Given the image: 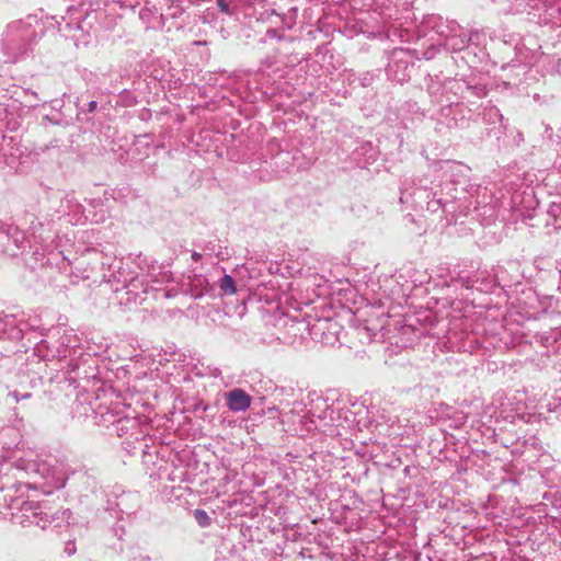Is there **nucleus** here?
I'll return each instance as SVG.
<instances>
[{"mask_svg": "<svg viewBox=\"0 0 561 561\" xmlns=\"http://www.w3.org/2000/svg\"><path fill=\"white\" fill-rule=\"evenodd\" d=\"M250 397L241 389H234L227 394L228 408L232 411H244L250 405Z\"/></svg>", "mask_w": 561, "mask_h": 561, "instance_id": "f257e3e1", "label": "nucleus"}, {"mask_svg": "<svg viewBox=\"0 0 561 561\" xmlns=\"http://www.w3.org/2000/svg\"><path fill=\"white\" fill-rule=\"evenodd\" d=\"M220 289L226 293V294H234L236 293V286H234V282L232 279L231 276L229 275H225L221 279H220Z\"/></svg>", "mask_w": 561, "mask_h": 561, "instance_id": "f03ea898", "label": "nucleus"}, {"mask_svg": "<svg viewBox=\"0 0 561 561\" xmlns=\"http://www.w3.org/2000/svg\"><path fill=\"white\" fill-rule=\"evenodd\" d=\"M195 514H196L197 518H201V519L207 518V515L202 511H196Z\"/></svg>", "mask_w": 561, "mask_h": 561, "instance_id": "7ed1b4c3", "label": "nucleus"}]
</instances>
